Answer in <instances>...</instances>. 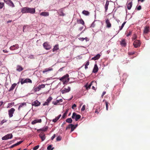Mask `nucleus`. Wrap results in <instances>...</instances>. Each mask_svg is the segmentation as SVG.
<instances>
[{
    "mask_svg": "<svg viewBox=\"0 0 150 150\" xmlns=\"http://www.w3.org/2000/svg\"><path fill=\"white\" fill-rule=\"evenodd\" d=\"M7 121V120L5 119H4L0 123V125H2L5 122H6Z\"/></svg>",
    "mask_w": 150,
    "mask_h": 150,
    "instance_id": "obj_43",
    "label": "nucleus"
},
{
    "mask_svg": "<svg viewBox=\"0 0 150 150\" xmlns=\"http://www.w3.org/2000/svg\"><path fill=\"white\" fill-rule=\"evenodd\" d=\"M120 44L122 46L125 47L126 46V43L125 42V40L123 39L120 42Z\"/></svg>",
    "mask_w": 150,
    "mask_h": 150,
    "instance_id": "obj_31",
    "label": "nucleus"
},
{
    "mask_svg": "<svg viewBox=\"0 0 150 150\" xmlns=\"http://www.w3.org/2000/svg\"><path fill=\"white\" fill-rule=\"evenodd\" d=\"M61 139V137L60 136H58L56 138V140L57 141H60Z\"/></svg>",
    "mask_w": 150,
    "mask_h": 150,
    "instance_id": "obj_46",
    "label": "nucleus"
},
{
    "mask_svg": "<svg viewBox=\"0 0 150 150\" xmlns=\"http://www.w3.org/2000/svg\"><path fill=\"white\" fill-rule=\"evenodd\" d=\"M35 12V8H33L25 7L22 8L21 12L23 13H30L33 14Z\"/></svg>",
    "mask_w": 150,
    "mask_h": 150,
    "instance_id": "obj_1",
    "label": "nucleus"
},
{
    "mask_svg": "<svg viewBox=\"0 0 150 150\" xmlns=\"http://www.w3.org/2000/svg\"><path fill=\"white\" fill-rule=\"evenodd\" d=\"M71 90L70 87H68L67 88H64L61 91L62 94H64L69 92Z\"/></svg>",
    "mask_w": 150,
    "mask_h": 150,
    "instance_id": "obj_12",
    "label": "nucleus"
},
{
    "mask_svg": "<svg viewBox=\"0 0 150 150\" xmlns=\"http://www.w3.org/2000/svg\"><path fill=\"white\" fill-rule=\"evenodd\" d=\"M23 69L21 66L17 65L16 67V70L18 71H21L23 70Z\"/></svg>",
    "mask_w": 150,
    "mask_h": 150,
    "instance_id": "obj_23",
    "label": "nucleus"
},
{
    "mask_svg": "<svg viewBox=\"0 0 150 150\" xmlns=\"http://www.w3.org/2000/svg\"><path fill=\"white\" fill-rule=\"evenodd\" d=\"M48 129V127L46 126L45 127H43L42 128L40 129H39V130L41 131L45 132L46 131H47V130Z\"/></svg>",
    "mask_w": 150,
    "mask_h": 150,
    "instance_id": "obj_30",
    "label": "nucleus"
},
{
    "mask_svg": "<svg viewBox=\"0 0 150 150\" xmlns=\"http://www.w3.org/2000/svg\"><path fill=\"white\" fill-rule=\"evenodd\" d=\"M132 2L129 3L127 4V8L128 10H130L131 9L132 6Z\"/></svg>",
    "mask_w": 150,
    "mask_h": 150,
    "instance_id": "obj_34",
    "label": "nucleus"
},
{
    "mask_svg": "<svg viewBox=\"0 0 150 150\" xmlns=\"http://www.w3.org/2000/svg\"><path fill=\"white\" fill-rule=\"evenodd\" d=\"M52 99V98L51 96H50L47 99L46 101L47 103H49Z\"/></svg>",
    "mask_w": 150,
    "mask_h": 150,
    "instance_id": "obj_38",
    "label": "nucleus"
},
{
    "mask_svg": "<svg viewBox=\"0 0 150 150\" xmlns=\"http://www.w3.org/2000/svg\"><path fill=\"white\" fill-rule=\"evenodd\" d=\"M137 38V36L135 34H134L133 35V36L132 38V40H136L135 39Z\"/></svg>",
    "mask_w": 150,
    "mask_h": 150,
    "instance_id": "obj_49",
    "label": "nucleus"
},
{
    "mask_svg": "<svg viewBox=\"0 0 150 150\" xmlns=\"http://www.w3.org/2000/svg\"><path fill=\"white\" fill-rule=\"evenodd\" d=\"M4 2L9 6L13 8L15 6L13 2L11 0H4Z\"/></svg>",
    "mask_w": 150,
    "mask_h": 150,
    "instance_id": "obj_6",
    "label": "nucleus"
},
{
    "mask_svg": "<svg viewBox=\"0 0 150 150\" xmlns=\"http://www.w3.org/2000/svg\"><path fill=\"white\" fill-rule=\"evenodd\" d=\"M89 62L88 61L86 62V64L85 65H86V66H88L89 65Z\"/></svg>",
    "mask_w": 150,
    "mask_h": 150,
    "instance_id": "obj_60",
    "label": "nucleus"
},
{
    "mask_svg": "<svg viewBox=\"0 0 150 150\" xmlns=\"http://www.w3.org/2000/svg\"><path fill=\"white\" fill-rule=\"evenodd\" d=\"M85 105H83L82 108H81V111H83L85 110Z\"/></svg>",
    "mask_w": 150,
    "mask_h": 150,
    "instance_id": "obj_50",
    "label": "nucleus"
},
{
    "mask_svg": "<svg viewBox=\"0 0 150 150\" xmlns=\"http://www.w3.org/2000/svg\"><path fill=\"white\" fill-rule=\"evenodd\" d=\"M17 85V84L16 83H14L12 85L11 87L8 90L9 91H12L14 88H15V87Z\"/></svg>",
    "mask_w": 150,
    "mask_h": 150,
    "instance_id": "obj_21",
    "label": "nucleus"
},
{
    "mask_svg": "<svg viewBox=\"0 0 150 150\" xmlns=\"http://www.w3.org/2000/svg\"><path fill=\"white\" fill-rule=\"evenodd\" d=\"M82 13L86 15V16H88L90 14V12H88V11L84 10L82 11Z\"/></svg>",
    "mask_w": 150,
    "mask_h": 150,
    "instance_id": "obj_33",
    "label": "nucleus"
},
{
    "mask_svg": "<svg viewBox=\"0 0 150 150\" xmlns=\"http://www.w3.org/2000/svg\"><path fill=\"white\" fill-rule=\"evenodd\" d=\"M59 100H57L55 102H53L52 103L54 105H57L58 103H59Z\"/></svg>",
    "mask_w": 150,
    "mask_h": 150,
    "instance_id": "obj_45",
    "label": "nucleus"
},
{
    "mask_svg": "<svg viewBox=\"0 0 150 150\" xmlns=\"http://www.w3.org/2000/svg\"><path fill=\"white\" fill-rule=\"evenodd\" d=\"M83 28V27H80L79 29V30L80 31H81Z\"/></svg>",
    "mask_w": 150,
    "mask_h": 150,
    "instance_id": "obj_64",
    "label": "nucleus"
},
{
    "mask_svg": "<svg viewBox=\"0 0 150 150\" xmlns=\"http://www.w3.org/2000/svg\"><path fill=\"white\" fill-rule=\"evenodd\" d=\"M52 70V69L50 67L49 68L45 69L44 70L42 71V73L44 74L46 72H48Z\"/></svg>",
    "mask_w": 150,
    "mask_h": 150,
    "instance_id": "obj_24",
    "label": "nucleus"
},
{
    "mask_svg": "<svg viewBox=\"0 0 150 150\" xmlns=\"http://www.w3.org/2000/svg\"><path fill=\"white\" fill-rule=\"evenodd\" d=\"M137 10H140L141 9V6H139L137 8Z\"/></svg>",
    "mask_w": 150,
    "mask_h": 150,
    "instance_id": "obj_54",
    "label": "nucleus"
},
{
    "mask_svg": "<svg viewBox=\"0 0 150 150\" xmlns=\"http://www.w3.org/2000/svg\"><path fill=\"white\" fill-rule=\"evenodd\" d=\"M150 28L149 27V26H146L144 28V34H146L148 33H149L150 31Z\"/></svg>",
    "mask_w": 150,
    "mask_h": 150,
    "instance_id": "obj_15",
    "label": "nucleus"
},
{
    "mask_svg": "<svg viewBox=\"0 0 150 150\" xmlns=\"http://www.w3.org/2000/svg\"><path fill=\"white\" fill-rule=\"evenodd\" d=\"M132 34V31H129V33L127 35V36L128 37Z\"/></svg>",
    "mask_w": 150,
    "mask_h": 150,
    "instance_id": "obj_52",
    "label": "nucleus"
},
{
    "mask_svg": "<svg viewBox=\"0 0 150 150\" xmlns=\"http://www.w3.org/2000/svg\"><path fill=\"white\" fill-rule=\"evenodd\" d=\"M141 44L139 40H136L133 42V45L135 48H137L140 46Z\"/></svg>",
    "mask_w": 150,
    "mask_h": 150,
    "instance_id": "obj_5",
    "label": "nucleus"
},
{
    "mask_svg": "<svg viewBox=\"0 0 150 150\" xmlns=\"http://www.w3.org/2000/svg\"><path fill=\"white\" fill-rule=\"evenodd\" d=\"M98 67L97 65V64H95L94 65V66L93 70V72L94 73L97 72L98 71Z\"/></svg>",
    "mask_w": 150,
    "mask_h": 150,
    "instance_id": "obj_18",
    "label": "nucleus"
},
{
    "mask_svg": "<svg viewBox=\"0 0 150 150\" xmlns=\"http://www.w3.org/2000/svg\"><path fill=\"white\" fill-rule=\"evenodd\" d=\"M79 39L81 41H83L84 40V38H80Z\"/></svg>",
    "mask_w": 150,
    "mask_h": 150,
    "instance_id": "obj_56",
    "label": "nucleus"
},
{
    "mask_svg": "<svg viewBox=\"0 0 150 150\" xmlns=\"http://www.w3.org/2000/svg\"><path fill=\"white\" fill-rule=\"evenodd\" d=\"M26 106V104L25 103H21L18 107V110H20L21 108H22L23 106Z\"/></svg>",
    "mask_w": 150,
    "mask_h": 150,
    "instance_id": "obj_28",
    "label": "nucleus"
},
{
    "mask_svg": "<svg viewBox=\"0 0 150 150\" xmlns=\"http://www.w3.org/2000/svg\"><path fill=\"white\" fill-rule=\"evenodd\" d=\"M109 4V1H107L106 2L105 6V12H106L108 9V7Z\"/></svg>",
    "mask_w": 150,
    "mask_h": 150,
    "instance_id": "obj_32",
    "label": "nucleus"
},
{
    "mask_svg": "<svg viewBox=\"0 0 150 150\" xmlns=\"http://www.w3.org/2000/svg\"><path fill=\"white\" fill-rule=\"evenodd\" d=\"M134 53H135V52H129V54L130 55H132L133 54H134Z\"/></svg>",
    "mask_w": 150,
    "mask_h": 150,
    "instance_id": "obj_58",
    "label": "nucleus"
},
{
    "mask_svg": "<svg viewBox=\"0 0 150 150\" xmlns=\"http://www.w3.org/2000/svg\"><path fill=\"white\" fill-rule=\"evenodd\" d=\"M61 116V114L59 115L57 117H56L53 120L52 122H56L57 121V120L59 119Z\"/></svg>",
    "mask_w": 150,
    "mask_h": 150,
    "instance_id": "obj_29",
    "label": "nucleus"
},
{
    "mask_svg": "<svg viewBox=\"0 0 150 150\" xmlns=\"http://www.w3.org/2000/svg\"><path fill=\"white\" fill-rule=\"evenodd\" d=\"M105 93H106V92L105 91H103V92L102 94V95H101V97H103V96L104 95H105Z\"/></svg>",
    "mask_w": 150,
    "mask_h": 150,
    "instance_id": "obj_59",
    "label": "nucleus"
},
{
    "mask_svg": "<svg viewBox=\"0 0 150 150\" xmlns=\"http://www.w3.org/2000/svg\"><path fill=\"white\" fill-rule=\"evenodd\" d=\"M105 23L106 25V27L108 28H110L111 27V24L109 19L107 18L105 20Z\"/></svg>",
    "mask_w": 150,
    "mask_h": 150,
    "instance_id": "obj_14",
    "label": "nucleus"
},
{
    "mask_svg": "<svg viewBox=\"0 0 150 150\" xmlns=\"http://www.w3.org/2000/svg\"><path fill=\"white\" fill-rule=\"evenodd\" d=\"M4 6V3L1 2H0V9L3 8Z\"/></svg>",
    "mask_w": 150,
    "mask_h": 150,
    "instance_id": "obj_41",
    "label": "nucleus"
},
{
    "mask_svg": "<svg viewBox=\"0 0 150 150\" xmlns=\"http://www.w3.org/2000/svg\"><path fill=\"white\" fill-rule=\"evenodd\" d=\"M66 121L67 123H70L72 122V120L71 118H68L66 120Z\"/></svg>",
    "mask_w": 150,
    "mask_h": 150,
    "instance_id": "obj_37",
    "label": "nucleus"
},
{
    "mask_svg": "<svg viewBox=\"0 0 150 150\" xmlns=\"http://www.w3.org/2000/svg\"><path fill=\"white\" fill-rule=\"evenodd\" d=\"M73 126V125L72 124H70L68 125L67 127L66 128V130H67L70 129L71 127H72Z\"/></svg>",
    "mask_w": 150,
    "mask_h": 150,
    "instance_id": "obj_39",
    "label": "nucleus"
},
{
    "mask_svg": "<svg viewBox=\"0 0 150 150\" xmlns=\"http://www.w3.org/2000/svg\"><path fill=\"white\" fill-rule=\"evenodd\" d=\"M59 49V45L58 44L56 45L52 49V51L54 52Z\"/></svg>",
    "mask_w": 150,
    "mask_h": 150,
    "instance_id": "obj_26",
    "label": "nucleus"
},
{
    "mask_svg": "<svg viewBox=\"0 0 150 150\" xmlns=\"http://www.w3.org/2000/svg\"><path fill=\"white\" fill-rule=\"evenodd\" d=\"M23 142V141H20L19 142H17V143L15 144V145H16V146H18L20 144H21Z\"/></svg>",
    "mask_w": 150,
    "mask_h": 150,
    "instance_id": "obj_47",
    "label": "nucleus"
},
{
    "mask_svg": "<svg viewBox=\"0 0 150 150\" xmlns=\"http://www.w3.org/2000/svg\"><path fill=\"white\" fill-rule=\"evenodd\" d=\"M40 15V16H49V13L48 12H42L41 13Z\"/></svg>",
    "mask_w": 150,
    "mask_h": 150,
    "instance_id": "obj_17",
    "label": "nucleus"
},
{
    "mask_svg": "<svg viewBox=\"0 0 150 150\" xmlns=\"http://www.w3.org/2000/svg\"><path fill=\"white\" fill-rule=\"evenodd\" d=\"M26 26L25 25H24L23 27V31L24 32V30L26 28Z\"/></svg>",
    "mask_w": 150,
    "mask_h": 150,
    "instance_id": "obj_63",
    "label": "nucleus"
},
{
    "mask_svg": "<svg viewBox=\"0 0 150 150\" xmlns=\"http://www.w3.org/2000/svg\"><path fill=\"white\" fill-rule=\"evenodd\" d=\"M71 117L72 119H75L76 121H77L81 117V116L74 112L73 113Z\"/></svg>",
    "mask_w": 150,
    "mask_h": 150,
    "instance_id": "obj_3",
    "label": "nucleus"
},
{
    "mask_svg": "<svg viewBox=\"0 0 150 150\" xmlns=\"http://www.w3.org/2000/svg\"><path fill=\"white\" fill-rule=\"evenodd\" d=\"M45 86L44 84H42L39 85V86L35 88H34V90L35 92L39 91L41 88H43L45 87Z\"/></svg>",
    "mask_w": 150,
    "mask_h": 150,
    "instance_id": "obj_9",
    "label": "nucleus"
},
{
    "mask_svg": "<svg viewBox=\"0 0 150 150\" xmlns=\"http://www.w3.org/2000/svg\"><path fill=\"white\" fill-rule=\"evenodd\" d=\"M18 44H16L15 45L11 46L10 47V49L11 50H14L19 48Z\"/></svg>",
    "mask_w": 150,
    "mask_h": 150,
    "instance_id": "obj_11",
    "label": "nucleus"
},
{
    "mask_svg": "<svg viewBox=\"0 0 150 150\" xmlns=\"http://www.w3.org/2000/svg\"><path fill=\"white\" fill-rule=\"evenodd\" d=\"M126 21L124 22L122 25L121 26H120L119 28V32L121 30H122L123 28L124 27L125 24L126 23Z\"/></svg>",
    "mask_w": 150,
    "mask_h": 150,
    "instance_id": "obj_36",
    "label": "nucleus"
},
{
    "mask_svg": "<svg viewBox=\"0 0 150 150\" xmlns=\"http://www.w3.org/2000/svg\"><path fill=\"white\" fill-rule=\"evenodd\" d=\"M84 40H86V41H88L89 40V39L88 38H87V37H86L85 38H84Z\"/></svg>",
    "mask_w": 150,
    "mask_h": 150,
    "instance_id": "obj_61",
    "label": "nucleus"
},
{
    "mask_svg": "<svg viewBox=\"0 0 150 150\" xmlns=\"http://www.w3.org/2000/svg\"><path fill=\"white\" fill-rule=\"evenodd\" d=\"M55 137V134H54L52 136L51 138V139L52 140H53Z\"/></svg>",
    "mask_w": 150,
    "mask_h": 150,
    "instance_id": "obj_55",
    "label": "nucleus"
},
{
    "mask_svg": "<svg viewBox=\"0 0 150 150\" xmlns=\"http://www.w3.org/2000/svg\"><path fill=\"white\" fill-rule=\"evenodd\" d=\"M105 104L106 105V109L107 110H108V105L109 103L107 101H105Z\"/></svg>",
    "mask_w": 150,
    "mask_h": 150,
    "instance_id": "obj_42",
    "label": "nucleus"
},
{
    "mask_svg": "<svg viewBox=\"0 0 150 150\" xmlns=\"http://www.w3.org/2000/svg\"><path fill=\"white\" fill-rule=\"evenodd\" d=\"M77 21L78 23L81 24L83 25H84L85 24L84 21L82 19H77Z\"/></svg>",
    "mask_w": 150,
    "mask_h": 150,
    "instance_id": "obj_25",
    "label": "nucleus"
},
{
    "mask_svg": "<svg viewBox=\"0 0 150 150\" xmlns=\"http://www.w3.org/2000/svg\"><path fill=\"white\" fill-rule=\"evenodd\" d=\"M39 136L42 139V141H43L45 139V134L43 133H40L39 134Z\"/></svg>",
    "mask_w": 150,
    "mask_h": 150,
    "instance_id": "obj_16",
    "label": "nucleus"
},
{
    "mask_svg": "<svg viewBox=\"0 0 150 150\" xmlns=\"http://www.w3.org/2000/svg\"><path fill=\"white\" fill-rule=\"evenodd\" d=\"M40 105V103L37 100L33 102L32 103V105L33 106H35V107L39 106Z\"/></svg>",
    "mask_w": 150,
    "mask_h": 150,
    "instance_id": "obj_13",
    "label": "nucleus"
},
{
    "mask_svg": "<svg viewBox=\"0 0 150 150\" xmlns=\"http://www.w3.org/2000/svg\"><path fill=\"white\" fill-rule=\"evenodd\" d=\"M52 146L50 145L48 146L47 147V149L48 150H52L54 148H52Z\"/></svg>",
    "mask_w": 150,
    "mask_h": 150,
    "instance_id": "obj_40",
    "label": "nucleus"
},
{
    "mask_svg": "<svg viewBox=\"0 0 150 150\" xmlns=\"http://www.w3.org/2000/svg\"><path fill=\"white\" fill-rule=\"evenodd\" d=\"M44 48L46 50H49L51 48V46L47 42H45L43 44Z\"/></svg>",
    "mask_w": 150,
    "mask_h": 150,
    "instance_id": "obj_4",
    "label": "nucleus"
},
{
    "mask_svg": "<svg viewBox=\"0 0 150 150\" xmlns=\"http://www.w3.org/2000/svg\"><path fill=\"white\" fill-rule=\"evenodd\" d=\"M39 146L38 145L36 146L33 148V149L34 150H36L39 148Z\"/></svg>",
    "mask_w": 150,
    "mask_h": 150,
    "instance_id": "obj_48",
    "label": "nucleus"
},
{
    "mask_svg": "<svg viewBox=\"0 0 150 150\" xmlns=\"http://www.w3.org/2000/svg\"><path fill=\"white\" fill-rule=\"evenodd\" d=\"M76 105L75 104H74L72 105V108L73 109H74V107H76Z\"/></svg>",
    "mask_w": 150,
    "mask_h": 150,
    "instance_id": "obj_57",
    "label": "nucleus"
},
{
    "mask_svg": "<svg viewBox=\"0 0 150 150\" xmlns=\"http://www.w3.org/2000/svg\"><path fill=\"white\" fill-rule=\"evenodd\" d=\"M68 112V110H67L65 112L64 114L62 116V119H64L65 118V117L67 116V113Z\"/></svg>",
    "mask_w": 150,
    "mask_h": 150,
    "instance_id": "obj_35",
    "label": "nucleus"
},
{
    "mask_svg": "<svg viewBox=\"0 0 150 150\" xmlns=\"http://www.w3.org/2000/svg\"><path fill=\"white\" fill-rule=\"evenodd\" d=\"M15 110L13 108H11L8 111V115L9 117H11L13 116V114L14 113Z\"/></svg>",
    "mask_w": 150,
    "mask_h": 150,
    "instance_id": "obj_10",
    "label": "nucleus"
},
{
    "mask_svg": "<svg viewBox=\"0 0 150 150\" xmlns=\"http://www.w3.org/2000/svg\"><path fill=\"white\" fill-rule=\"evenodd\" d=\"M42 122V120L41 119H38V120H34L32 122V124L33 125H34L36 124L37 123H41Z\"/></svg>",
    "mask_w": 150,
    "mask_h": 150,
    "instance_id": "obj_22",
    "label": "nucleus"
},
{
    "mask_svg": "<svg viewBox=\"0 0 150 150\" xmlns=\"http://www.w3.org/2000/svg\"><path fill=\"white\" fill-rule=\"evenodd\" d=\"M93 82V81L91 82L90 84L87 83L86 85L84 86V87L86 88V89L88 90L90 88L91 86L92 85V83Z\"/></svg>",
    "mask_w": 150,
    "mask_h": 150,
    "instance_id": "obj_20",
    "label": "nucleus"
},
{
    "mask_svg": "<svg viewBox=\"0 0 150 150\" xmlns=\"http://www.w3.org/2000/svg\"><path fill=\"white\" fill-rule=\"evenodd\" d=\"M63 12L64 10L62 8L59 10L58 13L60 16H64L65 14Z\"/></svg>",
    "mask_w": 150,
    "mask_h": 150,
    "instance_id": "obj_19",
    "label": "nucleus"
},
{
    "mask_svg": "<svg viewBox=\"0 0 150 150\" xmlns=\"http://www.w3.org/2000/svg\"><path fill=\"white\" fill-rule=\"evenodd\" d=\"M21 83V84H23L25 83H32V81L29 79L27 78L26 79L24 80L23 79H20Z\"/></svg>",
    "mask_w": 150,
    "mask_h": 150,
    "instance_id": "obj_7",
    "label": "nucleus"
},
{
    "mask_svg": "<svg viewBox=\"0 0 150 150\" xmlns=\"http://www.w3.org/2000/svg\"><path fill=\"white\" fill-rule=\"evenodd\" d=\"M13 137V135L11 134H8L5 136L3 137L2 139L3 140H6L9 139H11Z\"/></svg>",
    "mask_w": 150,
    "mask_h": 150,
    "instance_id": "obj_8",
    "label": "nucleus"
},
{
    "mask_svg": "<svg viewBox=\"0 0 150 150\" xmlns=\"http://www.w3.org/2000/svg\"><path fill=\"white\" fill-rule=\"evenodd\" d=\"M91 26L92 27H94L95 26V22H93L91 24Z\"/></svg>",
    "mask_w": 150,
    "mask_h": 150,
    "instance_id": "obj_53",
    "label": "nucleus"
},
{
    "mask_svg": "<svg viewBox=\"0 0 150 150\" xmlns=\"http://www.w3.org/2000/svg\"><path fill=\"white\" fill-rule=\"evenodd\" d=\"M100 54H98L97 55H96L94 57H93L92 58V60H94L98 59L100 58Z\"/></svg>",
    "mask_w": 150,
    "mask_h": 150,
    "instance_id": "obj_27",
    "label": "nucleus"
},
{
    "mask_svg": "<svg viewBox=\"0 0 150 150\" xmlns=\"http://www.w3.org/2000/svg\"><path fill=\"white\" fill-rule=\"evenodd\" d=\"M3 51L4 53H8V51H7L6 50H3Z\"/></svg>",
    "mask_w": 150,
    "mask_h": 150,
    "instance_id": "obj_62",
    "label": "nucleus"
},
{
    "mask_svg": "<svg viewBox=\"0 0 150 150\" xmlns=\"http://www.w3.org/2000/svg\"><path fill=\"white\" fill-rule=\"evenodd\" d=\"M68 74H67L59 79L60 80L63 82V84H65L68 83L69 80Z\"/></svg>",
    "mask_w": 150,
    "mask_h": 150,
    "instance_id": "obj_2",
    "label": "nucleus"
},
{
    "mask_svg": "<svg viewBox=\"0 0 150 150\" xmlns=\"http://www.w3.org/2000/svg\"><path fill=\"white\" fill-rule=\"evenodd\" d=\"M76 128V127H74V125H73V126L71 128V132L73 131Z\"/></svg>",
    "mask_w": 150,
    "mask_h": 150,
    "instance_id": "obj_44",
    "label": "nucleus"
},
{
    "mask_svg": "<svg viewBox=\"0 0 150 150\" xmlns=\"http://www.w3.org/2000/svg\"><path fill=\"white\" fill-rule=\"evenodd\" d=\"M49 103H47V102L46 101L44 104H43V106L46 105H49Z\"/></svg>",
    "mask_w": 150,
    "mask_h": 150,
    "instance_id": "obj_51",
    "label": "nucleus"
}]
</instances>
